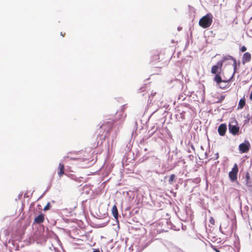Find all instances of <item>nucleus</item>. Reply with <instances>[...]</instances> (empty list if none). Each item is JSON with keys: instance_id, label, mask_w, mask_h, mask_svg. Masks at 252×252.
Listing matches in <instances>:
<instances>
[{"instance_id": "nucleus-1", "label": "nucleus", "mask_w": 252, "mask_h": 252, "mask_svg": "<svg viewBox=\"0 0 252 252\" xmlns=\"http://www.w3.org/2000/svg\"><path fill=\"white\" fill-rule=\"evenodd\" d=\"M213 18L211 13L207 14L199 20V25L204 29L210 27L213 22Z\"/></svg>"}, {"instance_id": "nucleus-2", "label": "nucleus", "mask_w": 252, "mask_h": 252, "mask_svg": "<svg viewBox=\"0 0 252 252\" xmlns=\"http://www.w3.org/2000/svg\"><path fill=\"white\" fill-rule=\"evenodd\" d=\"M226 60L224 58L222 60L219 61L216 65H213L211 69V73L212 74H219L221 70L223 62Z\"/></svg>"}, {"instance_id": "nucleus-3", "label": "nucleus", "mask_w": 252, "mask_h": 252, "mask_svg": "<svg viewBox=\"0 0 252 252\" xmlns=\"http://www.w3.org/2000/svg\"><path fill=\"white\" fill-rule=\"evenodd\" d=\"M250 144L248 141H245L239 146V150L241 153H245L248 152L250 148Z\"/></svg>"}, {"instance_id": "nucleus-4", "label": "nucleus", "mask_w": 252, "mask_h": 252, "mask_svg": "<svg viewBox=\"0 0 252 252\" xmlns=\"http://www.w3.org/2000/svg\"><path fill=\"white\" fill-rule=\"evenodd\" d=\"M228 127L229 132L235 135L236 134V121L235 120L231 121L229 123Z\"/></svg>"}, {"instance_id": "nucleus-5", "label": "nucleus", "mask_w": 252, "mask_h": 252, "mask_svg": "<svg viewBox=\"0 0 252 252\" xmlns=\"http://www.w3.org/2000/svg\"><path fill=\"white\" fill-rule=\"evenodd\" d=\"M229 177L232 181L236 180V164L234 165L232 170L229 173Z\"/></svg>"}, {"instance_id": "nucleus-6", "label": "nucleus", "mask_w": 252, "mask_h": 252, "mask_svg": "<svg viewBox=\"0 0 252 252\" xmlns=\"http://www.w3.org/2000/svg\"><path fill=\"white\" fill-rule=\"evenodd\" d=\"M227 126L225 124H221L218 127V132L220 136H224L226 131Z\"/></svg>"}, {"instance_id": "nucleus-7", "label": "nucleus", "mask_w": 252, "mask_h": 252, "mask_svg": "<svg viewBox=\"0 0 252 252\" xmlns=\"http://www.w3.org/2000/svg\"><path fill=\"white\" fill-rule=\"evenodd\" d=\"M251 60V54L249 52H246L243 55L242 63L245 64L247 63H249Z\"/></svg>"}, {"instance_id": "nucleus-8", "label": "nucleus", "mask_w": 252, "mask_h": 252, "mask_svg": "<svg viewBox=\"0 0 252 252\" xmlns=\"http://www.w3.org/2000/svg\"><path fill=\"white\" fill-rule=\"evenodd\" d=\"M58 175L60 178L62 177L64 174V165L60 163L59 165Z\"/></svg>"}, {"instance_id": "nucleus-9", "label": "nucleus", "mask_w": 252, "mask_h": 252, "mask_svg": "<svg viewBox=\"0 0 252 252\" xmlns=\"http://www.w3.org/2000/svg\"><path fill=\"white\" fill-rule=\"evenodd\" d=\"M214 80L217 83V85L220 87L221 88H223L224 87H222L221 86L220 84L222 82H224L223 81L219 74H217L214 77ZM227 81H226L225 82H227Z\"/></svg>"}, {"instance_id": "nucleus-10", "label": "nucleus", "mask_w": 252, "mask_h": 252, "mask_svg": "<svg viewBox=\"0 0 252 252\" xmlns=\"http://www.w3.org/2000/svg\"><path fill=\"white\" fill-rule=\"evenodd\" d=\"M44 221V215L43 214H41L36 217L35 218L34 220V222L36 223H41Z\"/></svg>"}, {"instance_id": "nucleus-11", "label": "nucleus", "mask_w": 252, "mask_h": 252, "mask_svg": "<svg viewBox=\"0 0 252 252\" xmlns=\"http://www.w3.org/2000/svg\"><path fill=\"white\" fill-rule=\"evenodd\" d=\"M112 214L113 216H114V217L115 218V219H118L119 213H118V211L117 206L116 205H114L112 207Z\"/></svg>"}, {"instance_id": "nucleus-12", "label": "nucleus", "mask_w": 252, "mask_h": 252, "mask_svg": "<svg viewBox=\"0 0 252 252\" xmlns=\"http://www.w3.org/2000/svg\"><path fill=\"white\" fill-rule=\"evenodd\" d=\"M159 60V54L157 52H154V54L153 55V56L152 57V59H151L152 62H157V61H158Z\"/></svg>"}, {"instance_id": "nucleus-13", "label": "nucleus", "mask_w": 252, "mask_h": 252, "mask_svg": "<svg viewBox=\"0 0 252 252\" xmlns=\"http://www.w3.org/2000/svg\"><path fill=\"white\" fill-rule=\"evenodd\" d=\"M245 104V100L244 99H241L239 102V105L238 107V109L242 108Z\"/></svg>"}, {"instance_id": "nucleus-14", "label": "nucleus", "mask_w": 252, "mask_h": 252, "mask_svg": "<svg viewBox=\"0 0 252 252\" xmlns=\"http://www.w3.org/2000/svg\"><path fill=\"white\" fill-rule=\"evenodd\" d=\"M175 178H176V176L175 174H171L169 179V181H168L169 183L170 184L172 185L173 184V183L175 181Z\"/></svg>"}, {"instance_id": "nucleus-15", "label": "nucleus", "mask_w": 252, "mask_h": 252, "mask_svg": "<svg viewBox=\"0 0 252 252\" xmlns=\"http://www.w3.org/2000/svg\"><path fill=\"white\" fill-rule=\"evenodd\" d=\"M244 125L248 124L249 123V121L251 118V116L249 114H248L246 116H244Z\"/></svg>"}, {"instance_id": "nucleus-16", "label": "nucleus", "mask_w": 252, "mask_h": 252, "mask_svg": "<svg viewBox=\"0 0 252 252\" xmlns=\"http://www.w3.org/2000/svg\"><path fill=\"white\" fill-rule=\"evenodd\" d=\"M247 50V48L245 46H243L240 48V52H244Z\"/></svg>"}, {"instance_id": "nucleus-17", "label": "nucleus", "mask_w": 252, "mask_h": 252, "mask_svg": "<svg viewBox=\"0 0 252 252\" xmlns=\"http://www.w3.org/2000/svg\"><path fill=\"white\" fill-rule=\"evenodd\" d=\"M209 221L210 223H211L213 225H214L215 223V220L212 217L210 218Z\"/></svg>"}, {"instance_id": "nucleus-18", "label": "nucleus", "mask_w": 252, "mask_h": 252, "mask_svg": "<svg viewBox=\"0 0 252 252\" xmlns=\"http://www.w3.org/2000/svg\"><path fill=\"white\" fill-rule=\"evenodd\" d=\"M50 208V205L49 203H48L47 204L44 208V211L48 210Z\"/></svg>"}, {"instance_id": "nucleus-19", "label": "nucleus", "mask_w": 252, "mask_h": 252, "mask_svg": "<svg viewBox=\"0 0 252 252\" xmlns=\"http://www.w3.org/2000/svg\"><path fill=\"white\" fill-rule=\"evenodd\" d=\"M233 65H234V72L233 73V75H234V72L236 71V61L234 60H233Z\"/></svg>"}, {"instance_id": "nucleus-20", "label": "nucleus", "mask_w": 252, "mask_h": 252, "mask_svg": "<svg viewBox=\"0 0 252 252\" xmlns=\"http://www.w3.org/2000/svg\"><path fill=\"white\" fill-rule=\"evenodd\" d=\"M246 177L247 182L248 183V180L250 179V176H249V174L248 173H247Z\"/></svg>"}, {"instance_id": "nucleus-21", "label": "nucleus", "mask_w": 252, "mask_h": 252, "mask_svg": "<svg viewBox=\"0 0 252 252\" xmlns=\"http://www.w3.org/2000/svg\"><path fill=\"white\" fill-rule=\"evenodd\" d=\"M212 248L215 251H216V252H220V251L215 247L212 246Z\"/></svg>"}, {"instance_id": "nucleus-22", "label": "nucleus", "mask_w": 252, "mask_h": 252, "mask_svg": "<svg viewBox=\"0 0 252 252\" xmlns=\"http://www.w3.org/2000/svg\"><path fill=\"white\" fill-rule=\"evenodd\" d=\"M250 99L251 100H252V92H251V94H250Z\"/></svg>"}, {"instance_id": "nucleus-23", "label": "nucleus", "mask_w": 252, "mask_h": 252, "mask_svg": "<svg viewBox=\"0 0 252 252\" xmlns=\"http://www.w3.org/2000/svg\"><path fill=\"white\" fill-rule=\"evenodd\" d=\"M156 94V92H155V93H152L151 95H152V96H154Z\"/></svg>"}, {"instance_id": "nucleus-24", "label": "nucleus", "mask_w": 252, "mask_h": 252, "mask_svg": "<svg viewBox=\"0 0 252 252\" xmlns=\"http://www.w3.org/2000/svg\"><path fill=\"white\" fill-rule=\"evenodd\" d=\"M93 252H100V251L98 250H95Z\"/></svg>"}, {"instance_id": "nucleus-25", "label": "nucleus", "mask_w": 252, "mask_h": 252, "mask_svg": "<svg viewBox=\"0 0 252 252\" xmlns=\"http://www.w3.org/2000/svg\"><path fill=\"white\" fill-rule=\"evenodd\" d=\"M237 134L238 133L239 131V127L237 126Z\"/></svg>"}, {"instance_id": "nucleus-26", "label": "nucleus", "mask_w": 252, "mask_h": 252, "mask_svg": "<svg viewBox=\"0 0 252 252\" xmlns=\"http://www.w3.org/2000/svg\"><path fill=\"white\" fill-rule=\"evenodd\" d=\"M64 34H65V33H64L63 34L62 33V32H61V35L63 36H64Z\"/></svg>"}]
</instances>
